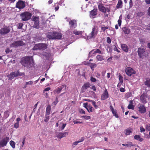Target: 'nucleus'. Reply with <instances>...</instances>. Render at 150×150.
Masks as SVG:
<instances>
[{
  "label": "nucleus",
  "instance_id": "f257e3e1",
  "mask_svg": "<svg viewBox=\"0 0 150 150\" xmlns=\"http://www.w3.org/2000/svg\"><path fill=\"white\" fill-rule=\"evenodd\" d=\"M33 60L32 57L27 56L22 58L21 63L25 67H30L31 66V62Z\"/></svg>",
  "mask_w": 150,
  "mask_h": 150
},
{
  "label": "nucleus",
  "instance_id": "f03ea898",
  "mask_svg": "<svg viewBox=\"0 0 150 150\" xmlns=\"http://www.w3.org/2000/svg\"><path fill=\"white\" fill-rule=\"evenodd\" d=\"M32 14L28 11L24 12L20 15V17L22 21H26L29 20L31 18Z\"/></svg>",
  "mask_w": 150,
  "mask_h": 150
},
{
  "label": "nucleus",
  "instance_id": "7ed1b4c3",
  "mask_svg": "<svg viewBox=\"0 0 150 150\" xmlns=\"http://www.w3.org/2000/svg\"><path fill=\"white\" fill-rule=\"evenodd\" d=\"M98 33V28L96 26H94L92 29L91 32L87 36V39H90L96 36Z\"/></svg>",
  "mask_w": 150,
  "mask_h": 150
},
{
  "label": "nucleus",
  "instance_id": "20e7f679",
  "mask_svg": "<svg viewBox=\"0 0 150 150\" xmlns=\"http://www.w3.org/2000/svg\"><path fill=\"white\" fill-rule=\"evenodd\" d=\"M98 8L100 11L105 13H106V12H109L110 10V7L106 8L102 3L99 4L98 6Z\"/></svg>",
  "mask_w": 150,
  "mask_h": 150
},
{
  "label": "nucleus",
  "instance_id": "39448f33",
  "mask_svg": "<svg viewBox=\"0 0 150 150\" xmlns=\"http://www.w3.org/2000/svg\"><path fill=\"white\" fill-rule=\"evenodd\" d=\"M10 31V29L9 26H4L0 29V34L1 35H6L9 33Z\"/></svg>",
  "mask_w": 150,
  "mask_h": 150
},
{
  "label": "nucleus",
  "instance_id": "423d86ee",
  "mask_svg": "<svg viewBox=\"0 0 150 150\" xmlns=\"http://www.w3.org/2000/svg\"><path fill=\"white\" fill-rule=\"evenodd\" d=\"M25 1L19 0L17 2L16 5V7L19 9H23L25 7Z\"/></svg>",
  "mask_w": 150,
  "mask_h": 150
},
{
  "label": "nucleus",
  "instance_id": "0eeeda50",
  "mask_svg": "<svg viewBox=\"0 0 150 150\" xmlns=\"http://www.w3.org/2000/svg\"><path fill=\"white\" fill-rule=\"evenodd\" d=\"M25 43L21 40L16 41L13 42L11 45V46L12 47H16L18 46H23Z\"/></svg>",
  "mask_w": 150,
  "mask_h": 150
},
{
  "label": "nucleus",
  "instance_id": "6e6552de",
  "mask_svg": "<svg viewBox=\"0 0 150 150\" xmlns=\"http://www.w3.org/2000/svg\"><path fill=\"white\" fill-rule=\"evenodd\" d=\"M126 74L129 76H131L132 74H136V71L132 68L127 67L125 70Z\"/></svg>",
  "mask_w": 150,
  "mask_h": 150
},
{
  "label": "nucleus",
  "instance_id": "1a4fd4ad",
  "mask_svg": "<svg viewBox=\"0 0 150 150\" xmlns=\"http://www.w3.org/2000/svg\"><path fill=\"white\" fill-rule=\"evenodd\" d=\"M146 49L144 48H139L138 49V55L140 58H143L145 56Z\"/></svg>",
  "mask_w": 150,
  "mask_h": 150
},
{
  "label": "nucleus",
  "instance_id": "9d476101",
  "mask_svg": "<svg viewBox=\"0 0 150 150\" xmlns=\"http://www.w3.org/2000/svg\"><path fill=\"white\" fill-rule=\"evenodd\" d=\"M9 140V138L6 137L4 138L1 141H0V148L6 146Z\"/></svg>",
  "mask_w": 150,
  "mask_h": 150
},
{
  "label": "nucleus",
  "instance_id": "9b49d317",
  "mask_svg": "<svg viewBox=\"0 0 150 150\" xmlns=\"http://www.w3.org/2000/svg\"><path fill=\"white\" fill-rule=\"evenodd\" d=\"M90 83L88 82L84 83L81 88L80 91L81 93H83L85 92L86 90L88 88L90 87Z\"/></svg>",
  "mask_w": 150,
  "mask_h": 150
},
{
  "label": "nucleus",
  "instance_id": "f8f14e48",
  "mask_svg": "<svg viewBox=\"0 0 150 150\" xmlns=\"http://www.w3.org/2000/svg\"><path fill=\"white\" fill-rule=\"evenodd\" d=\"M147 98L146 94L145 93H143L140 97V102L143 104H145L147 102L146 100Z\"/></svg>",
  "mask_w": 150,
  "mask_h": 150
},
{
  "label": "nucleus",
  "instance_id": "ddd939ff",
  "mask_svg": "<svg viewBox=\"0 0 150 150\" xmlns=\"http://www.w3.org/2000/svg\"><path fill=\"white\" fill-rule=\"evenodd\" d=\"M98 10L97 8H94L90 12V16L91 17L94 18L97 14Z\"/></svg>",
  "mask_w": 150,
  "mask_h": 150
},
{
  "label": "nucleus",
  "instance_id": "4468645a",
  "mask_svg": "<svg viewBox=\"0 0 150 150\" xmlns=\"http://www.w3.org/2000/svg\"><path fill=\"white\" fill-rule=\"evenodd\" d=\"M19 71H17L16 72H13L11 73L8 76V77L10 79H12L14 78V77H16L19 75Z\"/></svg>",
  "mask_w": 150,
  "mask_h": 150
},
{
  "label": "nucleus",
  "instance_id": "2eb2a0df",
  "mask_svg": "<svg viewBox=\"0 0 150 150\" xmlns=\"http://www.w3.org/2000/svg\"><path fill=\"white\" fill-rule=\"evenodd\" d=\"M70 28H75L77 26L76 22L74 20H71L69 23Z\"/></svg>",
  "mask_w": 150,
  "mask_h": 150
},
{
  "label": "nucleus",
  "instance_id": "dca6fc26",
  "mask_svg": "<svg viewBox=\"0 0 150 150\" xmlns=\"http://www.w3.org/2000/svg\"><path fill=\"white\" fill-rule=\"evenodd\" d=\"M108 97V94L107 89L105 90L104 93L101 95V100H104L107 99Z\"/></svg>",
  "mask_w": 150,
  "mask_h": 150
},
{
  "label": "nucleus",
  "instance_id": "f3484780",
  "mask_svg": "<svg viewBox=\"0 0 150 150\" xmlns=\"http://www.w3.org/2000/svg\"><path fill=\"white\" fill-rule=\"evenodd\" d=\"M65 87V89L66 88L67 86L65 85H63L59 87L57 89L54 91V93H60L61 90L64 87Z\"/></svg>",
  "mask_w": 150,
  "mask_h": 150
},
{
  "label": "nucleus",
  "instance_id": "a211bd4d",
  "mask_svg": "<svg viewBox=\"0 0 150 150\" xmlns=\"http://www.w3.org/2000/svg\"><path fill=\"white\" fill-rule=\"evenodd\" d=\"M68 132H61L59 133L57 135V137L60 139L64 137H66L68 134Z\"/></svg>",
  "mask_w": 150,
  "mask_h": 150
},
{
  "label": "nucleus",
  "instance_id": "6ab92c4d",
  "mask_svg": "<svg viewBox=\"0 0 150 150\" xmlns=\"http://www.w3.org/2000/svg\"><path fill=\"white\" fill-rule=\"evenodd\" d=\"M139 109V111L141 113H145L146 110L144 106L143 105H141L138 107Z\"/></svg>",
  "mask_w": 150,
  "mask_h": 150
},
{
  "label": "nucleus",
  "instance_id": "aec40b11",
  "mask_svg": "<svg viewBox=\"0 0 150 150\" xmlns=\"http://www.w3.org/2000/svg\"><path fill=\"white\" fill-rule=\"evenodd\" d=\"M54 39H60L62 38V35L60 33L53 32Z\"/></svg>",
  "mask_w": 150,
  "mask_h": 150
},
{
  "label": "nucleus",
  "instance_id": "412c9836",
  "mask_svg": "<svg viewBox=\"0 0 150 150\" xmlns=\"http://www.w3.org/2000/svg\"><path fill=\"white\" fill-rule=\"evenodd\" d=\"M122 30L124 33L125 34L128 35L131 32L130 29L127 27H124L122 28Z\"/></svg>",
  "mask_w": 150,
  "mask_h": 150
},
{
  "label": "nucleus",
  "instance_id": "4be33fe9",
  "mask_svg": "<svg viewBox=\"0 0 150 150\" xmlns=\"http://www.w3.org/2000/svg\"><path fill=\"white\" fill-rule=\"evenodd\" d=\"M121 48L122 50L125 52H127L128 51V47L125 44H121Z\"/></svg>",
  "mask_w": 150,
  "mask_h": 150
},
{
  "label": "nucleus",
  "instance_id": "5701e85b",
  "mask_svg": "<svg viewBox=\"0 0 150 150\" xmlns=\"http://www.w3.org/2000/svg\"><path fill=\"white\" fill-rule=\"evenodd\" d=\"M40 44V50H44L47 48V45L45 43H41Z\"/></svg>",
  "mask_w": 150,
  "mask_h": 150
},
{
  "label": "nucleus",
  "instance_id": "b1692460",
  "mask_svg": "<svg viewBox=\"0 0 150 150\" xmlns=\"http://www.w3.org/2000/svg\"><path fill=\"white\" fill-rule=\"evenodd\" d=\"M116 7L117 9L122 8V0H118Z\"/></svg>",
  "mask_w": 150,
  "mask_h": 150
},
{
  "label": "nucleus",
  "instance_id": "393cba45",
  "mask_svg": "<svg viewBox=\"0 0 150 150\" xmlns=\"http://www.w3.org/2000/svg\"><path fill=\"white\" fill-rule=\"evenodd\" d=\"M144 84L147 87L150 88V78H146L144 82Z\"/></svg>",
  "mask_w": 150,
  "mask_h": 150
},
{
  "label": "nucleus",
  "instance_id": "a878e982",
  "mask_svg": "<svg viewBox=\"0 0 150 150\" xmlns=\"http://www.w3.org/2000/svg\"><path fill=\"white\" fill-rule=\"evenodd\" d=\"M86 65L89 66L92 69H93L94 68L97 67V64H96L91 62L88 63Z\"/></svg>",
  "mask_w": 150,
  "mask_h": 150
},
{
  "label": "nucleus",
  "instance_id": "bb28decb",
  "mask_svg": "<svg viewBox=\"0 0 150 150\" xmlns=\"http://www.w3.org/2000/svg\"><path fill=\"white\" fill-rule=\"evenodd\" d=\"M132 129L131 128H129L125 130V134L126 135H129L132 132Z\"/></svg>",
  "mask_w": 150,
  "mask_h": 150
},
{
  "label": "nucleus",
  "instance_id": "cd10ccee",
  "mask_svg": "<svg viewBox=\"0 0 150 150\" xmlns=\"http://www.w3.org/2000/svg\"><path fill=\"white\" fill-rule=\"evenodd\" d=\"M32 20L34 22V23L39 22V17L35 16H33L32 17Z\"/></svg>",
  "mask_w": 150,
  "mask_h": 150
},
{
  "label": "nucleus",
  "instance_id": "c85d7f7f",
  "mask_svg": "<svg viewBox=\"0 0 150 150\" xmlns=\"http://www.w3.org/2000/svg\"><path fill=\"white\" fill-rule=\"evenodd\" d=\"M96 58L98 61H101L104 59V56L99 54L96 56Z\"/></svg>",
  "mask_w": 150,
  "mask_h": 150
},
{
  "label": "nucleus",
  "instance_id": "c756f323",
  "mask_svg": "<svg viewBox=\"0 0 150 150\" xmlns=\"http://www.w3.org/2000/svg\"><path fill=\"white\" fill-rule=\"evenodd\" d=\"M51 107L50 105H48L46 108V114L50 115V112Z\"/></svg>",
  "mask_w": 150,
  "mask_h": 150
},
{
  "label": "nucleus",
  "instance_id": "7c9ffc66",
  "mask_svg": "<svg viewBox=\"0 0 150 150\" xmlns=\"http://www.w3.org/2000/svg\"><path fill=\"white\" fill-rule=\"evenodd\" d=\"M47 37L50 39H54L53 32L52 33H49L47 35Z\"/></svg>",
  "mask_w": 150,
  "mask_h": 150
},
{
  "label": "nucleus",
  "instance_id": "2f4dec72",
  "mask_svg": "<svg viewBox=\"0 0 150 150\" xmlns=\"http://www.w3.org/2000/svg\"><path fill=\"white\" fill-rule=\"evenodd\" d=\"M33 50H40V44H36L33 47Z\"/></svg>",
  "mask_w": 150,
  "mask_h": 150
},
{
  "label": "nucleus",
  "instance_id": "473e14b6",
  "mask_svg": "<svg viewBox=\"0 0 150 150\" xmlns=\"http://www.w3.org/2000/svg\"><path fill=\"white\" fill-rule=\"evenodd\" d=\"M73 33L75 35H80L82 34V32L74 30L73 32Z\"/></svg>",
  "mask_w": 150,
  "mask_h": 150
},
{
  "label": "nucleus",
  "instance_id": "72a5a7b5",
  "mask_svg": "<svg viewBox=\"0 0 150 150\" xmlns=\"http://www.w3.org/2000/svg\"><path fill=\"white\" fill-rule=\"evenodd\" d=\"M59 3H56L53 6V7H54V9L55 11H56L58 10L59 8Z\"/></svg>",
  "mask_w": 150,
  "mask_h": 150
},
{
  "label": "nucleus",
  "instance_id": "f704fd0d",
  "mask_svg": "<svg viewBox=\"0 0 150 150\" xmlns=\"http://www.w3.org/2000/svg\"><path fill=\"white\" fill-rule=\"evenodd\" d=\"M86 109L88 112H92L94 110V109L91 106H88Z\"/></svg>",
  "mask_w": 150,
  "mask_h": 150
},
{
  "label": "nucleus",
  "instance_id": "c9c22d12",
  "mask_svg": "<svg viewBox=\"0 0 150 150\" xmlns=\"http://www.w3.org/2000/svg\"><path fill=\"white\" fill-rule=\"evenodd\" d=\"M33 27V28H35L36 29H38L39 28V22L34 23Z\"/></svg>",
  "mask_w": 150,
  "mask_h": 150
},
{
  "label": "nucleus",
  "instance_id": "e433bc0d",
  "mask_svg": "<svg viewBox=\"0 0 150 150\" xmlns=\"http://www.w3.org/2000/svg\"><path fill=\"white\" fill-rule=\"evenodd\" d=\"M118 77L120 82L121 84H122L123 82V77L120 74H119Z\"/></svg>",
  "mask_w": 150,
  "mask_h": 150
},
{
  "label": "nucleus",
  "instance_id": "4c0bfd02",
  "mask_svg": "<svg viewBox=\"0 0 150 150\" xmlns=\"http://www.w3.org/2000/svg\"><path fill=\"white\" fill-rule=\"evenodd\" d=\"M123 146H126L128 147H131V146H133V144L132 142H129L127 144H122V145Z\"/></svg>",
  "mask_w": 150,
  "mask_h": 150
},
{
  "label": "nucleus",
  "instance_id": "58836bf2",
  "mask_svg": "<svg viewBox=\"0 0 150 150\" xmlns=\"http://www.w3.org/2000/svg\"><path fill=\"white\" fill-rule=\"evenodd\" d=\"M10 144L13 149L15 148V144L14 141L12 140L10 141Z\"/></svg>",
  "mask_w": 150,
  "mask_h": 150
},
{
  "label": "nucleus",
  "instance_id": "ea45409f",
  "mask_svg": "<svg viewBox=\"0 0 150 150\" xmlns=\"http://www.w3.org/2000/svg\"><path fill=\"white\" fill-rule=\"evenodd\" d=\"M112 113L113 114V115L115 116L116 118H118L119 116H118L116 110H114V111H113V112H112Z\"/></svg>",
  "mask_w": 150,
  "mask_h": 150
},
{
  "label": "nucleus",
  "instance_id": "a19ab883",
  "mask_svg": "<svg viewBox=\"0 0 150 150\" xmlns=\"http://www.w3.org/2000/svg\"><path fill=\"white\" fill-rule=\"evenodd\" d=\"M66 125V124H62V123H60L59 124V127H61L60 126H62V127H61V130L63 129L65 127Z\"/></svg>",
  "mask_w": 150,
  "mask_h": 150
},
{
  "label": "nucleus",
  "instance_id": "79ce46f5",
  "mask_svg": "<svg viewBox=\"0 0 150 150\" xmlns=\"http://www.w3.org/2000/svg\"><path fill=\"white\" fill-rule=\"evenodd\" d=\"M122 17L121 16H120L119 17V19L118 21V25L119 26H120L121 24V23H122Z\"/></svg>",
  "mask_w": 150,
  "mask_h": 150
},
{
  "label": "nucleus",
  "instance_id": "37998d69",
  "mask_svg": "<svg viewBox=\"0 0 150 150\" xmlns=\"http://www.w3.org/2000/svg\"><path fill=\"white\" fill-rule=\"evenodd\" d=\"M58 102V98L57 97H56L55 98V100L53 102V104L54 105H56L57 103Z\"/></svg>",
  "mask_w": 150,
  "mask_h": 150
},
{
  "label": "nucleus",
  "instance_id": "c03bdc74",
  "mask_svg": "<svg viewBox=\"0 0 150 150\" xmlns=\"http://www.w3.org/2000/svg\"><path fill=\"white\" fill-rule=\"evenodd\" d=\"M98 53L100 54H102V53L101 51L99 49H96L94 51V53Z\"/></svg>",
  "mask_w": 150,
  "mask_h": 150
},
{
  "label": "nucleus",
  "instance_id": "a18cd8bd",
  "mask_svg": "<svg viewBox=\"0 0 150 150\" xmlns=\"http://www.w3.org/2000/svg\"><path fill=\"white\" fill-rule=\"evenodd\" d=\"M144 13L142 12H139L137 13V14L138 16L141 17L144 15Z\"/></svg>",
  "mask_w": 150,
  "mask_h": 150
},
{
  "label": "nucleus",
  "instance_id": "49530a36",
  "mask_svg": "<svg viewBox=\"0 0 150 150\" xmlns=\"http://www.w3.org/2000/svg\"><path fill=\"white\" fill-rule=\"evenodd\" d=\"M49 115H47V114H46L45 116V119L44 120L45 122H47L48 121L49 119V117L48 116Z\"/></svg>",
  "mask_w": 150,
  "mask_h": 150
},
{
  "label": "nucleus",
  "instance_id": "de8ad7c7",
  "mask_svg": "<svg viewBox=\"0 0 150 150\" xmlns=\"http://www.w3.org/2000/svg\"><path fill=\"white\" fill-rule=\"evenodd\" d=\"M92 103L93 105L94 106V107L96 109H97L98 108V106L97 105H96V103L94 100H93V101H92Z\"/></svg>",
  "mask_w": 150,
  "mask_h": 150
},
{
  "label": "nucleus",
  "instance_id": "09e8293b",
  "mask_svg": "<svg viewBox=\"0 0 150 150\" xmlns=\"http://www.w3.org/2000/svg\"><path fill=\"white\" fill-rule=\"evenodd\" d=\"M127 107L128 109H133L134 108L133 105L132 104H129Z\"/></svg>",
  "mask_w": 150,
  "mask_h": 150
},
{
  "label": "nucleus",
  "instance_id": "8fccbe9b",
  "mask_svg": "<svg viewBox=\"0 0 150 150\" xmlns=\"http://www.w3.org/2000/svg\"><path fill=\"white\" fill-rule=\"evenodd\" d=\"M18 28L19 29H21L23 26V24L22 23H19L18 24Z\"/></svg>",
  "mask_w": 150,
  "mask_h": 150
},
{
  "label": "nucleus",
  "instance_id": "3c124183",
  "mask_svg": "<svg viewBox=\"0 0 150 150\" xmlns=\"http://www.w3.org/2000/svg\"><path fill=\"white\" fill-rule=\"evenodd\" d=\"M78 143L79 142L78 141L74 142L72 145V147H74L75 146L77 145Z\"/></svg>",
  "mask_w": 150,
  "mask_h": 150
},
{
  "label": "nucleus",
  "instance_id": "603ef678",
  "mask_svg": "<svg viewBox=\"0 0 150 150\" xmlns=\"http://www.w3.org/2000/svg\"><path fill=\"white\" fill-rule=\"evenodd\" d=\"M91 81L93 82H95L96 81V78L93 77V76H91L90 78Z\"/></svg>",
  "mask_w": 150,
  "mask_h": 150
},
{
  "label": "nucleus",
  "instance_id": "864d4df0",
  "mask_svg": "<svg viewBox=\"0 0 150 150\" xmlns=\"http://www.w3.org/2000/svg\"><path fill=\"white\" fill-rule=\"evenodd\" d=\"M109 28V27L107 26L102 27L101 30L103 32H104L106 30Z\"/></svg>",
  "mask_w": 150,
  "mask_h": 150
},
{
  "label": "nucleus",
  "instance_id": "5fc2aeb1",
  "mask_svg": "<svg viewBox=\"0 0 150 150\" xmlns=\"http://www.w3.org/2000/svg\"><path fill=\"white\" fill-rule=\"evenodd\" d=\"M5 52L6 54H8L10 52H12V50H11L9 48H7Z\"/></svg>",
  "mask_w": 150,
  "mask_h": 150
},
{
  "label": "nucleus",
  "instance_id": "6e6d98bb",
  "mask_svg": "<svg viewBox=\"0 0 150 150\" xmlns=\"http://www.w3.org/2000/svg\"><path fill=\"white\" fill-rule=\"evenodd\" d=\"M133 2L132 0H130L129 2V8H130L132 7Z\"/></svg>",
  "mask_w": 150,
  "mask_h": 150
},
{
  "label": "nucleus",
  "instance_id": "4d7b16f0",
  "mask_svg": "<svg viewBox=\"0 0 150 150\" xmlns=\"http://www.w3.org/2000/svg\"><path fill=\"white\" fill-rule=\"evenodd\" d=\"M146 129L149 131H150V124H148L146 125Z\"/></svg>",
  "mask_w": 150,
  "mask_h": 150
},
{
  "label": "nucleus",
  "instance_id": "13d9d810",
  "mask_svg": "<svg viewBox=\"0 0 150 150\" xmlns=\"http://www.w3.org/2000/svg\"><path fill=\"white\" fill-rule=\"evenodd\" d=\"M107 42L108 43L110 44L111 42V40L110 38L109 37H108L107 39Z\"/></svg>",
  "mask_w": 150,
  "mask_h": 150
},
{
  "label": "nucleus",
  "instance_id": "bf43d9fd",
  "mask_svg": "<svg viewBox=\"0 0 150 150\" xmlns=\"http://www.w3.org/2000/svg\"><path fill=\"white\" fill-rule=\"evenodd\" d=\"M83 118L86 120H89L91 118L89 116L85 115L83 117Z\"/></svg>",
  "mask_w": 150,
  "mask_h": 150
},
{
  "label": "nucleus",
  "instance_id": "052dcab7",
  "mask_svg": "<svg viewBox=\"0 0 150 150\" xmlns=\"http://www.w3.org/2000/svg\"><path fill=\"white\" fill-rule=\"evenodd\" d=\"M84 137H82L81 138V139L79 140L78 141L79 143L82 142L84 141Z\"/></svg>",
  "mask_w": 150,
  "mask_h": 150
},
{
  "label": "nucleus",
  "instance_id": "680f3d73",
  "mask_svg": "<svg viewBox=\"0 0 150 150\" xmlns=\"http://www.w3.org/2000/svg\"><path fill=\"white\" fill-rule=\"evenodd\" d=\"M19 122H16L14 125V127L16 128H17L19 127Z\"/></svg>",
  "mask_w": 150,
  "mask_h": 150
},
{
  "label": "nucleus",
  "instance_id": "e2e57ef3",
  "mask_svg": "<svg viewBox=\"0 0 150 150\" xmlns=\"http://www.w3.org/2000/svg\"><path fill=\"white\" fill-rule=\"evenodd\" d=\"M140 132H144L145 130V129L142 126L141 127H140Z\"/></svg>",
  "mask_w": 150,
  "mask_h": 150
},
{
  "label": "nucleus",
  "instance_id": "0e129e2a",
  "mask_svg": "<svg viewBox=\"0 0 150 150\" xmlns=\"http://www.w3.org/2000/svg\"><path fill=\"white\" fill-rule=\"evenodd\" d=\"M91 89L93 90L94 91H96V88L95 86H93L90 88Z\"/></svg>",
  "mask_w": 150,
  "mask_h": 150
},
{
  "label": "nucleus",
  "instance_id": "69168bd1",
  "mask_svg": "<svg viewBox=\"0 0 150 150\" xmlns=\"http://www.w3.org/2000/svg\"><path fill=\"white\" fill-rule=\"evenodd\" d=\"M79 112L81 114H85V111L82 109H81L80 110Z\"/></svg>",
  "mask_w": 150,
  "mask_h": 150
},
{
  "label": "nucleus",
  "instance_id": "338daca9",
  "mask_svg": "<svg viewBox=\"0 0 150 150\" xmlns=\"http://www.w3.org/2000/svg\"><path fill=\"white\" fill-rule=\"evenodd\" d=\"M140 136L139 135H136L134 136V139L136 140H138Z\"/></svg>",
  "mask_w": 150,
  "mask_h": 150
},
{
  "label": "nucleus",
  "instance_id": "774afa93",
  "mask_svg": "<svg viewBox=\"0 0 150 150\" xmlns=\"http://www.w3.org/2000/svg\"><path fill=\"white\" fill-rule=\"evenodd\" d=\"M33 83V82L32 81H29L28 82H26V85H32Z\"/></svg>",
  "mask_w": 150,
  "mask_h": 150
}]
</instances>
